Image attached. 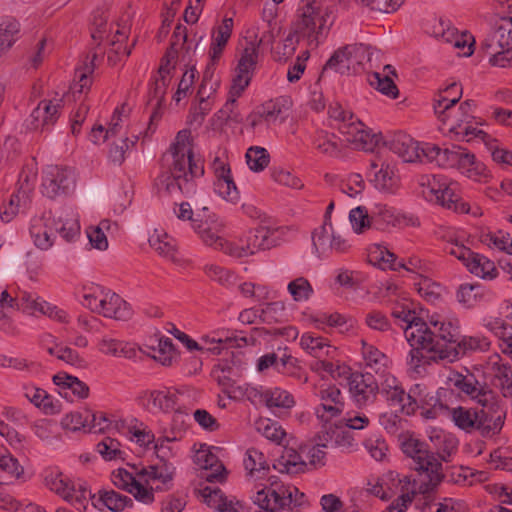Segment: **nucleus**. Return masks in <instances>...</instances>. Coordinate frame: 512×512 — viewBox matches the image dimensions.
<instances>
[{"label": "nucleus", "mask_w": 512, "mask_h": 512, "mask_svg": "<svg viewBox=\"0 0 512 512\" xmlns=\"http://www.w3.org/2000/svg\"><path fill=\"white\" fill-rule=\"evenodd\" d=\"M244 468L248 480L254 482L252 500L259 509L275 512L291 505H301L304 494L297 487L282 483L277 476L269 475L270 467L258 449L246 451Z\"/></svg>", "instance_id": "f257e3e1"}, {"label": "nucleus", "mask_w": 512, "mask_h": 512, "mask_svg": "<svg viewBox=\"0 0 512 512\" xmlns=\"http://www.w3.org/2000/svg\"><path fill=\"white\" fill-rule=\"evenodd\" d=\"M190 132H178L172 150V163L169 171L162 173L156 180L160 194L176 196L182 194L190 197L196 193V179L201 177L204 169L193 158L190 145Z\"/></svg>", "instance_id": "f03ea898"}, {"label": "nucleus", "mask_w": 512, "mask_h": 512, "mask_svg": "<svg viewBox=\"0 0 512 512\" xmlns=\"http://www.w3.org/2000/svg\"><path fill=\"white\" fill-rule=\"evenodd\" d=\"M425 323L428 324L430 333L431 343L428 345L430 347L411 349L407 364L416 370L426 359L455 361L457 359L456 342L459 335L458 319L433 314Z\"/></svg>", "instance_id": "7ed1b4c3"}, {"label": "nucleus", "mask_w": 512, "mask_h": 512, "mask_svg": "<svg viewBox=\"0 0 512 512\" xmlns=\"http://www.w3.org/2000/svg\"><path fill=\"white\" fill-rule=\"evenodd\" d=\"M457 89L453 98L438 94L434 99L433 109L438 121L449 133H453L462 140L470 141L473 138H484L486 133L477 127L473 114L474 103L471 100L459 103L462 96V88L457 83H452L447 89Z\"/></svg>", "instance_id": "20e7f679"}, {"label": "nucleus", "mask_w": 512, "mask_h": 512, "mask_svg": "<svg viewBox=\"0 0 512 512\" xmlns=\"http://www.w3.org/2000/svg\"><path fill=\"white\" fill-rule=\"evenodd\" d=\"M328 9L320 0H301L293 28L309 48H317L329 30Z\"/></svg>", "instance_id": "39448f33"}, {"label": "nucleus", "mask_w": 512, "mask_h": 512, "mask_svg": "<svg viewBox=\"0 0 512 512\" xmlns=\"http://www.w3.org/2000/svg\"><path fill=\"white\" fill-rule=\"evenodd\" d=\"M425 152L430 163L443 168H456L472 180L479 181L489 176L486 166L461 146L441 149L436 145H428Z\"/></svg>", "instance_id": "423d86ee"}, {"label": "nucleus", "mask_w": 512, "mask_h": 512, "mask_svg": "<svg viewBox=\"0 0 512 512\" xmlns=\"http://www.w3.org/2000/svg\"><path fill=\"white\" fill-rule=\"evenodd\" d=\"M300 347L314 360L309 364L310 369L320 375L328 374L332 378L340 377L345 366L338 360V348L330 340L312 332H306L300 337Z\"/></svg>", "instance_id": "0eeeda50"}, {"label": "nucleus", "mask_w": 512, "mask_h": 512, "mask_svg": "<svg viewBox=\"0 0 512 512\" xmlns=\"http://www.w3.org/2000/svg\"><path fill=\"white\" fill-rule=\"evenodd\" d=\"M246 213L259 221V227L249 231L240 239L241 253L238 256H252L279 245L284 227L275 226L269 216L255 207H247Z\"/></svg>", "instance_id": "6e6552de"}, {"label": "nucleus", "mask_w": 512, "mask_h": 512, "mask_svg": "<svg viewBox=\"0 0 512 512\" xmlns=\"http://www.w3.org/2000/svg\"><path fill=\"white\" fill-rule=\"evenodd\" d=\"M420 193L429 202L441 205L456 213H469V205L462 201L457 193L455 183H447L436 175H423L420 177Z\"/></svg>", "instance_id": "1a4fd4ad"}, {"label": "nucleus", "mask_w": 512, "mask_h": 512, "mask_svg": "<svg viewBox=\"0 0 512 512\" xmlns=\"http://www.w3.org/2000/svg\"><path fill=\"white\" fill-rule=\"evenodd\" d=\"M401 448L405 455L413 459L415 469L424 473L432 485H438L442 481L444 477L442 462L427 449L424 442L407 435L401 442Z\"/></svg>", "instance_id": "9d476101"}, {"label": "nucleus", "mask_w": 512, "mask_h": 512, "mask_svg": "<svg viewBox=\"0 0 512 512\" xmlns=\"http://www.w3.org/2000/svg\"><path fill=\"white\" fill-rule=\"evenodd\" d=\"M380 378V393L389 405L406 415L414 414L418 408V402L423 401L420 397V385H415L409 393H406L402 384L389 371L380 375Z\"/></svg>", "instance_id": "9b49d317"}, {"label": "nucleus", "mask_w": 512, "mask_h": 512, "mask_svg": "<svg viewBox=\"0 0 512 512\" xmlns=\"http://www.w3.org/2000/svg\"><path fill=\"white\" fill-rule=\"evenodd\" d=\"M371 57L370 48L361 43L348 44L334 51L325 63L322 72L339 74L357 73Z\"/></svg>", "instance_id": "f8f14e48"}, {"label": "nucleus", "mask_w": 512, "mask_h": 512, "mask_svg": "<svg viewBox=\"0 0 512 512\" xmlns=\"http://www.w3.org/2000/svg\"><path fill=\"white\" fill-rule=\"evenodd\" d=\"M437 485H432L429 480L428 483H423L419 486L418 491H406L410 494L411 503L419 512H465L467 510L466 503L457 498L444 497L437 499L433 493ZM401 493H405L402 490Z\"/></svg>", "instance_id": "ddd939ff"}, {"label": "nucleus", "mask_w": 512, "mask_h": 512, "mask_svg": "<svg viewBox=\"0 0 512 512\" xmlns=\"http://www.w3.org/2000/svg\"><path fill=\"white\" fill-rule=\"evenodd\" d=\"M478 404L481 406L477 410L478 431L484 437L499 434L506 418V409L499 397L493 391L486 392Z\"/></svg>", "instance_id": "4468645a"}, {"label": "nucleus", "mask_w": 512, "mask_h": 512, "mask_svg": "<svg viewBox=\"0 0 512 512\" xmlns=\"http://www.w3.org/2000/svg\"><path fill=\"white\" fill-rule=\"evenodd\" d=\"M46 486L77 510L85 511L91 498V491L83 482L71 481L63 473H50L45 477Z\"/></svg>", "instance_id": "2eb2a0df"}, {"label": "nucleus", "mask_w": 512, "mask_h": 512, "mask_svg": "<svg viewBox=\"0 0 512 512\" xmlns=\"http://www.w3.org/2000/svg\"><path fill=\"white\" fill-rule=\"evenodd\" d=\"M392 316L402 327L404 336L411 349L415 347H429L431 343L428 324L416 315V312L405 305H396L392 309Z\"/></svg>", "instance_id": "dca6fc26"}, {"label": "nucleus", "mask_w": 512, "mask_h": 512, "mask_svg": "<svg viewBox=\"0 0 512 512\" xmlns=\"http://www.w3.org/2000/svg\"><path fill=\"white\" fill-rule=\"evenodd\" d=\"M320 403L315 407V415L321 425L326 426L337 420L345 409V400L341 390L335 385L321 386L315 391Z\"/></svg>", "instance_id": "f3484780"}, {"label": "nucleus", "mask_w": 512, "mask_h": 512, "mask_svg": "<svg viewBox=\"0 0 512 512\" xmlns=\"http://www.w3.org/2000/svg\"><path fill=\"white\" fill-rule=\"evenodd\" d=\"M74 172L67 167L48 165L43 170L42 194L50 199L65 195L74 187Z\"/></svg>", "instance_id": "a211bd4d"}, {"label": "nucleus", "mask_w": 512, "mask_h": 512, "mask_svg": "<svg viewBox=\"0 0 512 512\" xmlns=\"http://www.w3.org/2000/svg\"><path fill=\"white\" fill-rule=\"evenodd\" d=\"M370 176L374 187L385 193H395L399 187V177L394 165L380 152L370 159Z\"/></svg>", "instance_id": "6ab92c4d"}, {"label": "nucleus", "mask_w": 512, "mask_h": 512, "mask_svg": "<svg viewBox=\"0 0 512 512\" xmlns=\"http://www.w3.org/2000/svg\"><path fill=\"white\" fill-rule=\"evenodd\" d=\"M193 461L200 469L204 470L202 478L206 481L222 483L226 480L227 471L213 452V447L200 445L199 449L195 451Z\"/></svg>", "instance_id": "aec40b11"}, {"label": "nucleus", "mask_w": 512, "mask_h": 512, "mask_svg": "<svg viewBox=\"0 0 512 512\" xmlns=\"http://www.w3.org/2000/svg\"><path fill=\"white\" fill-rule=\"evenodd\" d=\"M197 351H210L220 354L222 349L229 347H243L247 345L246 337H239L233 331L217 329L203 334L198 342Z\"/></svg>", "instance_id": "412c9836"}, {"label": "nucleus", "mask_w": 512, "mask_h": 512, "mask_svg": "<svg viewBox=\"0 0 512 512\" xmlns=\"http://www.w3.org/2000/svg\"><path fill=\"white\" fill-rule=\"evenodd\" d=\"M387 145L389 150L397 154L405 162L419 161L430 163L425 155V150L429 144L426 143L420 148L418 142L405 133L399 132L394 134L387 142Z\"/></svg>", "instance_id": "4be33fe9"}, {"label": "nucleus", "mask_w": 512, "mask_h": 512, "mask_svg": "<svg viewBox=\"0 0 512 512\" xmlns=\"http://www.w3.org/2000/svg\"><path fill=\"white\" fill-rule=\"evenodd\" d=\"M319 441L322 442L323 447L339 448L346 452L352 451L355 447L352 434L341 420L332 421L326 426L322 425Z\"/></svg>", "instance_id": "5701e85b"}, {"label": "nucleus", "mask_w": 512, "mask_h": 512, "mask_svg": "<svg viewBox=\"0 0 512 512\" xmlns=\"http://www.w3.org/2000/svg\"><path fill=\"white\" fill-rule=\"evenodd\" d=\"M367 262L372 267L381 271L400 272L401 270L416 273L423 278L424 273H429L431 267L421 258H368Z\"/></svg>", "instance_id": "b1692460"}, {"label": "nucleus", "mask_w": 512, "mask_h": 512, "mask_svg": "<svg viewBox=\"0 0 512 512\" xmlns=\"http://www.w3.org/2000/svg\"><path fill=\"white\" fill-rule=\"evenodd\" d=\"M137 401L150 413H168L174 409L177 395L167 388L144 390L139 393Z\"/></svg>", "instance_id": "393cba45"}, {"label": "nucleus", "mask_w": 512, "mask_h": 512, "mask_svg": "<svg viewBox=\"0 0 512 512\" xmlns=\"http://www.w3.org/2000/svg\"><path fill=\"white\" fill-rule=\"evenodd\" d=\"M495 47L512 49V14L496 18L491 31L481 42V48H490L493 51Z\"/></svg>", "instance_id": "a878e982"}, {"label": "nucleus", "mask_w": 512, "mask_h": 512, "mask_svg": "<svg viewBox=\"0 0 512 512\" xmlns=\"http://www.w3.org/2000/svg\"><path fill=\"white\" fill-rule=\"evenodd\" d=\"M212 168L216 177L214 189L223 199L235 203L239 199V191L231 176L229 166L220 158H215Z\"/></svg>", "instance_id": "bb28decb"}, {"label": "nucleus", "mask_w": 512, "mask_h": 512, "mask_svg": "<svg viewBox=\"0 0 512 512\" xmlns=\"http://www.w3.org/2000/svg\"><path fill=\"white\" fill-rule=\"evenodd\" d=\"M174 469L166 462L142 468L137 476L147 486L155 490L168 489L173 480Z\"/></svg>", "instance_id": "cd10ccee"}, {"label": "nucleus", "mask_w": 512, "mask_h": 512, "mask_svg": "<svg viewBox=\"0 0 512 512\" xmlns=\"http://www.w3.org/2000/svg\"><path fill=\"white\" fill-rule=\"evenodd\" d=\"M426 433L432 448L440 459L439 461H451L458 449L457 438L451 433L437 427H429Z\"/></svg>", "instance_id": "c85d7f7f"}, {"label": "nucleus", "mask_w": 512, "mask_h": 512, "mask_svg": "<svg viewBox=\"0 0 512 512\" xmlns=\"http://www.w3.org/2000/svg\"><path fill=\"white\" fill-rule=\"evenodd\" d=\"M378 388L377 382L370 373H353L349 377V391L358 405L371 402Z\"/></svg>", "instance_id": "c756f323"}, {"label": "nucleus", "mask_w": 512, "mask_h": 512, "mask_svg": "<svg viewBox=\"0 0 512 512\" xmlns=\"http://www.w3.org/2000/svg\"><path fill=\"white\" fill-rule=\"evenodd\" d=\"M256 64L253 48L242 53L230 89L232 97H239L249 85Z\"/></svg>", "instance_id": "7c9ffc66"}, {"label": "nucleus", "mask_w": 512, "mask_h": 512, "mask_svg": "<svg viewBox=\"0 0 512 512\" xmlns=\"http://www.w3.org/2000/svg\"><path fill=\"white\" fill-rule=\"evenodd\" d=\"M61 106L62 99L42 100L29 117V128L37 130L53 125L58 118Z\"/></svg>", "instance_id": "2f4dec72"}, {"label": "nucleus", "mask_w": 512, "mask_h": 512, "mask_svg": "<svg viewBox=\"0 0 512 512\" xmlns=\"http://www.w3.org/2000/svg\"><path fill=\"white\" fill-rule=\"evenodd\" d=\"M447 383L450 387L458 389L477 403L482 400L484 393L492 392L491 389L481 385L473 374L463 375L458 372H451L447 378Z\"/></svg>", "instance_id": "473e14b6"}, {"label": "nucleus", "mask_w": 512, "mask_h": 512, "mask_svg": "<svg viewBox=\"0 0 512 512\" xmlns=\"http://www.w3.org/2000/svg\"><path fill=\"white\" fill-rule=\"evenodd\" d=\"M89 503L99 510L104 508L112 512H121L132 505V499L114 490H100L98 494H92Z\"/></svg>", "instance_id": "72a5a7b5"}, {"label": "nucleus", "mask_w": 512, "mask_h": 512, "mask_svg": "<svg viewBox=\"0 0 512 512\" xmlns=\"http://www.w3.org/2000/svg\"><path fill=\"white\" fill-rule=\"evenodd\" d=\"M117 30L111 40V48L107 54V60L110 65H115L123 57H128L131 54V49L136 41L132 43L131 47L123 46V42L128 38L130 33V25L128 21H121L117 23Z\"/></svg>", "instance_id": "f704fd0d"}, {"label": "nucleus", "mask_w": 512, "mask_h": 512, "mask_svg": "<svg viewBox=\"0 0 512 512\" xmlns=\"http://www.w3.org/2000/svg\"><path fill=\"white\" fill-rule=\"evenodd\" d=\"M112 290L101 285H86L81 290V304L91 312L99 314L106 308Z\"/></svg>", "instance_id": "c9c22d12"}, {"label": "nucleus", "mask_w": 512, "mask_h": 512, "mask_svg": "<svg viewBox=\"0 0 512 512\" xmlns=\"http://www.w3.org/2000/svg\"><path fill=\"white\" fill-rule=\"evenodd\" d=\"M361 343V354L366 368L370 369L372 372L378 374L379 376L388 372L391 365V361L388 356L380 351L377 347L368 344L364 340H362Z\"/></svg>", "instance_id": "e433bc0d"}, {"label": "nucleus", "mask_w": 512, "mask_h": 512, "mask_svg": "<svg viewBox=\"0 0 512 512\" xmlns=\"http://www.w3.org/2000/svg\"><path fill=\"white\" fill-rule=\"evenodd\" d=\"M31 187H22L12 194L7 204L0 209V218L4 223H9L19 213L21 208H27L31 202Z\"/></svg>", "instance_id": "4c0bfd02"}, {"label": "nucleus", "mask_w": 512, "mask_h": 512, "mask_svg": "<svg viewBox=\"0 0 512 512\" xmlns=\"http://www.w3.org/2000/svg\"><path fill=\"white\" fill-rule=\"evenodd\" d=\"M390 74H395V71L391 65L384 66L383 73L372 72L368 74L367 80L371 87L381 92L383 95L395 99L397 98L399 91L395 85Z\"/></svg>", "instance_id": "58836bf2"}, {"label": "nucleus", "mask_w": 512, "mask_h": 512, "mask_svg": "<svg viewBox=\"0 0 512 512\" xmlns=\"http://www.w3.org/2000/svg\"><path fill=\"white\" fill-rule=\"evenodd\" d=\"M210 74V67H208L207 70L204 71L203 79L201 86L198 91V95L200 97V103L199 105L194 109V112L192 114V118L194 122H197L199 125L203 122L205 116L209 113L211 110V105L209 101L207 100L210 96V93L215 91V87L218 85L217 81H208V76Z\"/></svg>", "instance_id": "ea45409f"}, {"label": "nucleus", "mask_w": 512, "mask_h": 512, "mask_svg": "<svg viewBox=\"0 0 512 512\" xmlns=\"http://www.w3.org/2000/svg\"><path fill=\"white\" fill-rule=\"evenodd\" d=\"M98 349L106 355L126 359H133L137 355V350L134 345L108 336H103L100 339Z\"/></svg>", "instance_id": "a19ab883"}, {"label": "nucleus", "mask_w": 512, "mask_h": 512, "mask_svg": "<svg viewBox=\"0 0 512 512\" xmlns=\"http://www.w3.org/2000/svg\"><path fill=\"white\" fill-rule=\"evenodd\" d=\"M50 220V217L43 215L41 217L33 218L31 222V238L33 239L35 246L41 250H47L53 244L50 233L51 229L49 227Z\"/></svg>", "instance_id": "79ce46f5"}, {"label": "nucleus", "mask_w": 512, "mask_h": 512, "mask_svg": "<svg viewBox=\"0 0 512 512\" xmlns=\"http://www.w3.org/2000/svg\"><path fill=\"white\" fill-rule=\"evenodd\" d=\"M174 66L170 64L169 59H163L158 70V75L150 87V95L156 100L157 105H160L164 99L167 88L172 79V70Z\"/></svg>", "instance_id": "37998d69"}, {"label": "nucleus", "mask_w": 512, "mask_h": 512, "mask_svg": "<svg viewBox=\"0 0 512 512\" xmlns=\"http://www.w3.org/2000/svg\"><path fill=\"white\" fill-rule=\"evenodd\" d=\"M100 315L106 318L125 321L132 317L133 311L124 299L112 291L108 296L106 308L102 311L100 310Z\"/></svg>", "instance_id": "c03bdc74"}, {"label": "nucleus", "mask_w": 512, "mask_h": 512, "mask_svg": "<svg viewBox=\"0 0 512 512\" xmlns=\"http://www.w3.org/2000/svg\"><path fill=\"white\" fill-rule=\"evenodd\" d=\"M306 467L305 461L294 449H285L282 455L275 460L273 468L286 474H298L303 472Z\"/></svg>", "instance_id": "a18cd8bd"}, {"label": "nucleus", "mask_w": 512, "mask_h": 512, "mask_svg": "<svg viewBox=\"0 0 512 512\" xmlns=\"http://www.w3.org/2000/svg\"><path fill=\"white\" fill-rule=\"evenodd\" d=\"M471 274L481 279H493L498 275L496 262L490 258H460Z\"/></svg>", "instance_id": "49530a36"}, {"label": "nucleus", "mask_w": 512, "mask_h": 512, "mask_svg": "<svg viewBox=\"0 0 512 512\" xmlns=\"http://www.w3.org/2000/svg\"><path fill=\"white\" fill-rule=\"evenodd\" d=\"M18 310L30 316H42L47 301L35 293L18 289Z\"/></svg>", "instance_id": "de8ad7c7"}, {"label": "nucleus", "mask_w": 512, "mask_h": 512, "mask_svg": "<svg viewBox=\"0 0 512 512\" xmlns=\"http://www.w3.org/2000/svg\"><path fill=\"white\" fill-rule=\"evenodd\" d=\"M53 383L61 390H70L75 396L85 399L89 395V387L77 377L61 372L52 378Z\"/></svg>", "instance_id": "09e8293b"}, {"label": "nucleus", "mask_w": 512, "mask_h": 512, "mask_svg": "<svg viewBox=\"0 0 512 512\" xmlns=\"http://www.w3.org/2000/svg\"><path fill=\"white\" fill-rule=\"evenodd\" d=\"M209 223L208 220H201L198 224H193V228L200 235L201 239L206 245L215 246V248L224 246V238L219 234L223 224L222 223Z\"/></svg>", "instance_id": "8fccbe9b"}, {"label": "nucleus", "mask_w": 512, "mask_h": 512, "mask_svg": "<svg viewBox=\"0 0 512 512\" xmlns=\"http://www.w3.org/2000/svg\"><path fill=\"white\" fill-rule=\"evenodd\" d=\"M450 415L454 424L466 431H478V417L477 410L466 407H455L450 410Z\"/></svg>", "instance_id": "3c124183"}, {"label": "nucleus", "mask_w": 512, "mask_h": 512, "mask_svg": "<svg viewBox=\"0 0 512 512\" xmlns=\"http://www.w3.org/2000/svg\"><path fill=\"white\" fill-rule=\"evenodd\" d=\"M258 28H252L248 30V38L250 39L247 42L246 47L243 52H247L249 49L253 48L255 54V61L258 62L259 57V48L262 46H271L277 36V32L275 27H273L270 23L268 24V29L263 31L262 35L258 37Z\"/></svg>", "instance_id": "603ef678"}, {"label": "nucleus", "mask_w": 512, "mask_h": 512, "mask_svg": "<svg viewBox=\"0 0 512 512\" xmlns=\"http://www.w3.org/2000/svg\"><path fill=\"white\" fill-rule=\"evenodd\" d=\"M148 242L154 252L158 254L172 255L178 252L175 239L163 230L155 229L149 235Z\"/></svg>", "instance_id": "864d4df0"}, {"label": "nucleus", "mask_w": 512, "mask_h": 512, "mask_svg": "<svg viewBox=\"0 0 512 512\" xmlns=\"http://www.w3.org/2000/svg\"><path fill=\"white\" fill-rule=\"evenodd\" d=\"M19 23L12 18H0V57L7 52L16 41Z\"/></svg>", "instance_id": "5fc2aeb1"}, {"label": "nucleus", "mask_w": 512, "mask_h": 512, "mask_svg": "<svg viewBox=\"0 0 512 512\" xmlns=\"http://www.w3.org/2000/svg\"><path fill=\"white\" fill-rule=\"evenodd\" d=\"M256 430L266 439L276 444H281L286 436L282 426L269 418H260L255 422Z\"/></svg>", "instance_id": "6e6d98bb"}, {"label": "nucleus", "mask_w": 512, "mask_h": 512, "mask_svg": "<svg viewBox=\"0 0 512 512\" xmlns=\"http://www.w3.org/2000/svg\"><path fill=\"white\" fill-rule=\"evenodd\" d=\"M457 301L466 308H473L484 298V291L479 285L462 284L456 292Z\"/></svg>", "instance_id": "4d7b16f0"}, {"label": "nucleus", "mask_w": 512, "mask_h": 512, "mask_svg": "<svg viewBox=\"0 0 512 512\" xmlns=\"http://www.w3.org/2000/svg\"><path fill=\"white\" fill-rule=\"evenodd\" d=\"M266 405L269 408L291 409L295 405L293 395L281 388H273L264 392Z\"/></svg>", "instance_id": "13d9d810"}, {"label": "nucleus", "mask_w": 512, "mask_h": 512, "mask_svg": "<svg viewBox=\"0 0 512 512\" xmlns=\"http://www.w3.org/2000/svg\"><path fill=\"white\" fill-rule=\"evenodd\" d=\"M481 139L485 142L487 151L496 164L502 167L512 166V151L500 145L496 139L491 138L487 134L486 137Z\"/></svg>", "instance_id": "bf43d9fd"}, {"label": "nucleus", "mask_w": 512, "mask_h": 512, "mask_svg": "<svg viewBox=\"0 0 512 512\" xmlns=\"http://www.w3.org/2000/svg\"><path fill=\"white\" fill-rule=\"evenodd\" d=\"M237 375V369L226 361L219 362L212 370V377L222 387L225 393H228V390L233 386L235 382L234 378Z\"/></svg>", "instance_id": "052dcab7"}, {"label": "nucleus", "mask_w": 512, "mask_h": 512, "mask_svg": "<svg viewBox=\"0 0 512 512\" xmlns=\"http://www.w3.org/2000/svg\"><path fill=\"white\" fill-rule=\"evenodd\" d=\"M95 420L96 416L91 414L89 411H73L62 418L61 425L64 429L78 431L80 429L90 427L91 422Z\"/></svg>", "instance_id": "680f3d73"}, {"label": "nucleus", "mask_w": 512, "mask_h": 512, "mask_svg": "<svg viewBox=\"0 0 512 512\" xmlns=\"http://www.w3.org/2000/svg\"><path fill=\"white\" fill-rule=\"evenodd\" d=\"M490 347V341L486 337L464 336L456 342L457 359L467 353L486 351Z\"/></svg>", "instance_id": "e2e57ef3"}, {"label": "nucleus", "mask_w": 512, "mask_h": 512, "mask_svg": "<svg viewBox=\"0 0 512 512\" xmlns=\"http://www.w3.org/2000/svg\"><path fill=\"white\" fill-rule=\"evenodd\" d=\"M96 451L105 461L123 460L125 452L121 449L120 442L111 437H104L97 445Z\"/></svg>", "instance_id": "0e129e2a"}, {"label": "nucleus", "mask_w": 512, "mask_h": 512, "mask_svg": "<svg viewBox=\"0 0 512 512\" xmlns=\"http://www.w3.org/2000/svg\"><path fill=\"white\" fill-rule=\"evenodd\" d=\"M23 472V466L11 454H0V483H3L4 479H18Z\"/></svg>", "instance_id": "69168bd1"}, {"label": "nucleus", "mask_w": 512, "mask_h": 512, "mask_svg": "<svg viewBox=\"0 0 512 512\" xmlns=\"http://www.w3.org/2000/svg\"><path fill=\"white\" fill-rule=\"evenodd\" d=\"M310 321L314 324L316 328L322 330H324L325 326L342 328L346 326L348 323V319L346 318V316L338 312H317L310 316Z\"/></svg>", "instance_id": "338daca9"}, {"label": "nucleus", "mask_w": 512, "mask_h": 512, "mask_svg": "<svg viewBox=\"0 0 512 512\" xmlns=\"http://www.w3.org/2000/svg\"><path fill=\"white\" fill-rule=\"evenodd\" d=\"M153 351V358L163 366L172 365L174 359L176 358V350L172 340L168 337H159L157 347H154Z\"/></svg>", "instance_id": "774afa93"}]
</instances>
